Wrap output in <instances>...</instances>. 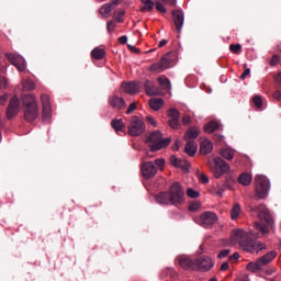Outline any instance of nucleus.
I'll list each match as a JSON object with an SVG mask.
<instances>
[{"label": "nucleus", "instance_id": "f257e3e1", "mask_svg": "<svg viewBox=\"0 0 281 281\" xmlns=\"http://www.w3.org/2000/svg\"><path fill=\"white\" fill-rule=\"evenodd\" d=\"M186 196V190H183V187L179 182H173L169 191L160 192L158 195H156V201L160 205H181Z\"/></svg>", "mask_w": 281, "mask_h": 281}, {"label": "nucleus", "instance_id": "f03ea898", "mask_svg": "<svg viewBox=\"0 0 281 281\" xmlns=\"http://www.w3.org/2000/svg\"><path fill=\"white\" fill-rule=\"evenodd\" d=\"M231 245H239V247H265L258 241V233L245 232L243 228H234L229 237Z\"/></svg>", "mask_w": 281, "mask_h": 281}, {"label": "nucleus", "instance_id": "7ed1b4c3", "mask_svg": "<svg viewBox=\"0 0 281 281\" xmlns=\"http://www.w3.org/2000/svg\"><path fill=\"white\" fill-rule=\"evenodd\" d=\"M252 212H257L258 217L261 222L255 223V228L265 236V234H269V227H273V217L269 212V209L265 205L255 206L251 209Z\"/></svg>", "mask_w": 281, "mask_h": 281}, {"label": "nucleus", "instance_id": "20e7f679", "mask_svg": "<svg viewBox=\"0 0 281 281\" xmlns=\"http://www.w3.org/2000/svg\"><path fill=\"white\" fill-rule=\"evenodd\" d=\"M22 104L24 109V120L26 122H36L38 119V103L34 94H24L22 97Z\"/></svg>", "mask_w": 281, "mask_h": 281}, {"label": "nucleus", "instance_id": "39448f33", "mask_svg": "<svg viewBox=\"0 0 281 281\" xmlns=\"http://www.w3.org/2000/svg\"><path fill=\"white\" fill-rule=\"evenodd\" d=\"M171 138H164V134L160 131L151 132L147 138L146 143L149 144V149L151 153H157L167 146H170Z\"/></svg>", "mask_w": 281, "mask_h": 281}, {"label": "nucleus", "instance_id": "423d86ee", "mask_svg": "<svg viewBox=\"0 0 281 281\" xmlns=\"http://www.w3.org/2000/svg\"><path fill=\"white\" fill-rule=\"evenodd\" d=\"M177 58V53L169 52L165 54L159 63H155L149 67V71H156L157 74H161V71H166V69H170L172 67V63H175Z\"/></svg>", "mask_w": 281, "mask_h": 281}, {"label": "nucleus", "instance_id": "0eeeda50", "mask_svg": "<svg viewBox=\"0 0 281 281\" xmlns=\"http://www.w3.org/2000/svg\"><path fill=\"white\" fill-rule=\"evenodd\" d=\"M270 188L271 184L266 176L255 177V190L259 199H266L267 194H269Z\"/></svg>", "mask_w": 281, "mask_h": 281}, {"label": "nucleus", "instance_id": "6e6552de", "mask_svg": "<svg viewBox=\"0 0 281 281\" xmlns=\"http://www.w3.org/2000/svg\"><path fill=\"white\" fill-rule=\"evenodd\" d=\"M213 161H214V165L212 167V161L209 159V166H211V169L215 179H221L223 175H226V172H229V164H227L221 157L213 158Z\"/></svg>", "mask_w": 281, "mask_h": 281}, {"label": "nucleus", "instance_id": "1a4fd4ad", "mask_svg": "<svg viewBox=\"0 0 281 281\" xmlns=\"http://www.w3.org/2000/svg\"><path fill=\"white\" fill-rule=\"evenodd\" d=\"M127 133L131 137H139V135H144V133H146V123L138 116H133L127 127Z\"/></svg>", "mask_w": 281, "mask_h": 281}, {"label": "nucleus", "instance_id": "9d476101", "mask_svg": "<svg viewBox=\"0 0 281 281\" xmlns=\"http://www.w3.org/2000/svg\"><path fill=\"white\" fill-rule=\"evenodd\" d=\"M194 271H210L214 267V261L206 255H202L195 258Z\"/></svg>", "mask_w": 281, "mask_h": 281}, {"label": "nucleus", "instance_id": "9b49d317", "mask_svg": "<svg viewBox=\"0 0 281 281\" xmlns=\"http://www.w3.org/2000/svg\"><path fill=\"white\" fill-rule=\"evenodd\" d=\"M19 111H21V100H19V95L14 94L7 108V119L12 120V117L19 115Z\"/></svg>", "mask_w": 281, "mask_h": 281}, {"label": "nucleus", "instance_id": "f8f14e48", "mask_svg": "<svg viewBox=\"0 0 281 281\" xmlns=\"http://www.w3.org/2000/svg\"><path fill=\"white\" fill-rule=\"evenodd\" d=\"M218 221V216L214 212L206 211L200 216V225L202 227H212Z\"/></svg>", "mask_w": 281, "mask_h": 281}, {"label": "nucleus", "instance_id": "ddd939ff", "mask_svg": "<svg viewBox=\"0 0 281 281\" xmlns=\"http://www.w3.org/2000/svg\"><path fill=\"white\" fill-rule=\"evenodd\" d=\"M140 172L144 179H153V177L157 175V167H155V164H153V161H146L143 162L140 167Z\"/></svg>", "mask_w": 281, "mask_h": 281}, {"label": "nucleus", "instance_id": "4468645a", "mask_svg": "<svg viewBox=\"0 0 281 281\" xmlns=\"http://www.w3.org/2000/svg\"><path fill=\"white\" fill-rule=\"evenodd\" d=\"M7 58L16 67L18 71H25V59L21 55L9 53L7 54Z\"/></svg>", "mask_w": 281, "mask_h": 281}, {"label": "nucleus", "instance_id": "2eb2a0df", "mask_svg": "<svg viewBox=\"0 0 281 281\" xmlns=\"http://www.w3.org/2000/svg\"><path fill=\"white\" fill-rule=\"evenodd\" d=\"M168 115L170 117V120L168 121L170 128H179L181 126V122L179 121L181 113L179 112V110L170 109Z\"/></svg>", "mask_w": 281, "mask_h": 281}, {"label": "nucleus", "instance_id": "dca6fc26", "mask_svg": "<svg viewBox=\"0 0 281 281\" xmlns=\"http://www.w3.org/2000/svg\"><path fill=\"white\" fill-rule=\"evenodd\" d=\"M171 14H172V21L176 27V32L178 34H181V30L183 27V22H184L183 11L175 10L172 11Z\"/></svg>", "mask_w": 281, "mask_h": 281}, {"label": "nucleus", "instance_id": "f3484780", "mask_svg": "<svg viewBox=\"0 0 281 281\" xmlns=\"http://www.w3.org/2000/svg\"><path fill=\"white\" fill-rule=\"evenodd\" d=\"M109 104L112 109H116V111H122V109H126V101L124 98L119 97L117 94H113L109 98Z\"/></svg>", "mask_w": 281, "mask_h": 281}, {"label": "nucleus", "instance_id": "a211bd4d", "mask_svg": "<svg viewBox=\"0 0 281 281\" xmlns=\"http://www.w3.org/2000/svg\"><path fill=\"white\" fill-rule=\"evenodd\" d=\"M123 91L125 93H130V95H135L142 89V83L137 81L123 82L121 85Z\"/></svg>", "mask_w": 281, "mask_h": 281}, {"label": "nucleus", "instance_id": "6ab92c4d", "mask_svg": "<svg viewBox=\"0 0 281 281\" xmlns=\"http://www.w3.org/2000/svg\"><path fill=\"white\" fill-rule=\"evenodd\" d=\"M170 164L175 168H181V170H184V172H188V170H190V162H188L187 160H181L175 155L170 157Z\"/></svg>", "mask_w": 281, "mask_h": 281}, {"label": "nucleus", "instance_id": "aec40b11", "mask_svg": "<svg viewBox=\"0 0 281 281\" xmlns=\"http://www.w3.org/2000/svg\"><path fill=\"white\" fill-rule=\"evenodd\" d=\"M178 262L180 267H182V269H191L192 271H194L195 258L192 259L188 256H180L178 257Z\"/></svg>", "mask_w": 281, "mask_h": 281}, {"label": "nucleus", "instance_id": "412c9836", "mask_svg": "<svg viewBox=\"0 0 281 281\" xmlns=\"http://www.w3.org/2000/svg\"><path fill=\"white\" fill-rule=\"evenodd\" d=\"M144 89L147 95H159V88H157V85L150 80L145 81Z\"/></svg>", "mask_w": 281, "mask_h": 281}, {"label": "nucleus", "instance_id": "4be33fe9", "mask_svg": "<svg viewBox=\"0 0 281 281\" xmlns=\"http://www.w3.org/2000/svg\"><path fill=\"white\" fill-rule=\"evenodd\" d=\"M199 133H200L199 127L191 126L184 133L183 138L186 142H192L191 139H196V137H199Z\"/></svg>", "mask_w": 281, "mask_h": 281}, {"label": "nucleus", "instance_id": "5701e85b", "mask_svg": "<svg viewBox=\"0 0 281 281\" xmlns=\"http://www.w3.org/2000/svg\"><path fill=\"white\" fill-rule=\"evenodd\" d=\"M214 150V145L210 142V139H204L200 145L201 155H210Z\"/></svg>", "mask_w": 281, "mask_h": 281}, {"label": "nucleus", "instance_id": "b1692460", "mask_svg": "<svg viewBox=\"0 0 281 281\" xmlns=\"http://www.w3.org/2000/svg\"><path fill=\"white\" fill-rule=\"evenodd\" d=\"M277 256H278V254H276V251L271 250L257 260L260 262L261 267H266V265H269V262H271Z\"/></svg>", "mask_w": 281, "mask_h": 281}, {"label": "nucleus", "instance_id": "393cba45", "mask_svg": "<svg viewBox=\"0 0 281 281\" xmlns=\"http://www.w3.org/2000/svg\"><path fill=\"white\" fill-rule=\"evenodd\" d=\"M114 8H117L115 4H113L112 1L109 3L103 4L100 9L99 12L101 15L104 16V19H109V14L113 11Z\"/></svg>", "mask_w": 281, "mask_h": 281}, {"label": "nucleus", "instance_id": "a878e982", "mask_svg": "<svg viewBox=\"0 0 281 281\" xmlns=\"http://www.w3.org/2000/svg\"><path fill=\"white\" fill-rule=\"evenodd\" d=\"M184 153H187L189 157H194L196 155V144L194 143V140L187 142Z\"/></svg>", "mask_w": 281, "mask_h": 281}, {"label": "nucleus", "instance_id": "bb28decb", "mask_svg": "<svg viewBox=\"0 0 281 281\" xmlns=\"http://www.w3.org/2000/svg\"><path fill=\"white\" fill-rule=\"evenodd\" d=\"M143 4L140 7V12H153L155 10V2L153 0H140Z\"/></svg>", "mask_w": 281, "mask_h": 281}, {"label": "nucleus", "instance_id": "cd10ccee", "mask_svg": "<svg viewBox=\"0 0 281 281\" xmlns=\"http://www.w3.org/2000/svg\"><path fill=\"white\" fill-rule=\"evenodd\" d=\"M218 128H221V123L216 121H211L204 125L205 133H214V131H218Z\"/></svg>", "mask_w": 281, "mask_h": 281}, {"label": "nucleus", "instance_id": "c85d7f7f", "mask_svg": "<svg viewBox=\"0 0 281 281\" xmlns=\"http://www.w3.org/2000/svg\"><path fill=\"white\" fill-rule=\"evenodd\" d=\"M251 175L244 172L238 177V183H240L241 186H250L251 184Z\"/></svg>", "mask_w": 281, "mask_h": 281}, {"label": "nucleus", "instance_id": "c756f323", "mask_svg": "<svg viewBox=\"0 0 281 281\" xmlns=\"http://www.w3.org/2000/svg\"><path fill=\"white\" fill-rule=\"evenodd\" d=\"M111 126L116 133L124 131V121H122V119H114L111 121Z\"/></svg>", "mask_w": 281, "mask_h": 281}, {"label": "nucleus", "instance_id": "7c9ffc66", "mask_svg": "<svg viewBox=\"0 0 281 281\" xmlns=\"http://www.w3.org/2000/svg\"><path fill=\"white\" fill-rule=\"evenodd\" d=\"M149 106L153 111H159L164 106V99H151L149 101Z\"/></svg>", "mask_w": 281, "mask_h": 281}, {"label": "nucleus", "instance_id": "2f4dec72", "mask_svg": "<svg viewBox=\"0 0 281 281\" xmlns=\"http://www.w3.org/2000/svg\"><path fill=\"white\" fill-rule=\"evenodd\" d=\"M247 271H251L252 273H256V271H260L262 269V266L260 261L257 259L256 262H249L246 266Z\"/></svg>", "mask_w": 281, "mask_h": 281}, {"label": "nucleus", "instance_id": "473e14b6", "mask_svg": "<svg viewBox=\"0 0 281 281\" xmlns=\"http://www.w3.org/2000/svg\"><path fill=\"white\" fill-rule=\"evenodd\" d=\"M105 54L106 53L104 52V49L97 47V48L92 49L91 57L94 58L95 60H102V58H104Z\"/></svg>", "mask_w": 281, "mask_h": 281}, {"label": "nucleus", "instance_id": "72a5a7b5", "mask_svg": "<svg viewBox=\"0 0 281 281\" xmlns=\"http://www.w3.org/2000/svg\"><path fill=\"white\" fill-rule=\"evenodd\" d=\"M157 80H158V85H160L161 89H164L165 91L170 90V79H168L166 77H159Z\"/></svg>", "mask_w": 281, "mask_h": 281}, {"label": "nucleus", "instance_id": "f704fd0d", "mask_svg": "<svg viewBox=\"0 0 281 281\" xmlns=\"http://www.w3.org/2000/svg\"><path fill=\"white\" fill-rule=\"evenodd\" d=\"M238 216H240V205L235 204L231 211V218H232V221H236V218H238Z\"/></svg>", "mask_w": 281, "mask_h": 281}, {"label": "nucleus", "instance_id": "c9c22d12", "mask_svg": "<svg viewBox=\"0 0 281 281\" xmlns=\"http://www.w3.org/2000/svg\"><path fill=\"white\" fill-rule=\"evenodd\" d=\"M217 186L220 187V189L222 190V192H225V190H229V188H232V179L226 178L224 181H222L221 183H217Z\"/></svg>", "mask_w": 281, "mask_h": 281}, {"label": "nucleus", "instance_id": "e433bc0d", "mask_svg": "<svg viewBox=\"0 0 281 281\" xmlns=\"http://www.w3.org/2000/svg\"><path fill=\"white\" fill-rule=\"evenodd\" d=\"M221 157H223V159H227L228 161H232L234 159V151H232V149H223L221 151Z\"/></svg>", "mask_w": 281, "mask_h": 281}, {"label": "nucleus", "instance_id": "4c0bfd02", "mask_svg": "<svg viewBox=\"0 0 281 281\" xmlns=\"http://www.w3.org/2000/svg\"><path fill=\"white\" fill-rule=\"evenodd\" d=\"M42 115H43L44 122H49L52 117V108H43Z\"/></svg>", "mask_w": 281, "mask_h": 281}, {"label": "nucleus", "instance_id": "58836bf2", "mask_svg": "<svg viewBox=\"0 0 281 281\" xmlns=\"http://www.w3.org/2000/svg\"><path fill=\"white\" fill-rule=\"evenodd\" d=\"M41 100H42V106L43 108H52V103L49 102V95L42 94Z\"/></svg>", "mask_w": 281, "mask_h": 281}, {"label": "nucleus", "instance_id": "ea45409f", "mask_svg": "<svg viewBox=\"0 0 281 281\" xmlns=\"http://www.w3.org/2000/svg\"><path fill=\"white\" fill-rule=\"evenodd\" d=\"M229 50L233 54H240V52H243V46L240 44H231L229 45Z\"/></svg>", "mask_w": 281, "mask_h": 281}, {"label": "nucleus", "instance_id": "a19ab883", "mask_svg": "<svg viewBox=\"0 0 281 281\" xmlns=\"http://www.w3.org/2000/svg\"><path fill=\"white\" fill-rule=\"evenodd\" d=\"M124 14H126V12L124 10H120L114 12V19L117 23H122V19H124Z\"/></svg>", "mask_w": 281, "mask_h": 281}, {"label": "nucleus", "instance_id": "79ce46f5", "mask_svg": "<svg viewBox=\"0 0 281 281\" xmlns=\"http://www.w3.org/2000/svg\"><path fill=\"white\" fill-rule=\"evenodd\" d=\"M252 103L255 104L256 109H262V98H260V95L254 97Z\"/></svg>", "mask_w": 281, "mask_h": 281}, {"label": "nucleus", "instance_id": "37998d69", "mask_svg": "<svg viewBox=\"0 0 281 281\" xmlns=\"http://www.w3.org/2000/svg\"><path fill=\"white\" fill-rule=\"evenodd\" d=\"M187 196H189L190 199H199L200 193L198 191H194V189H188Z\"/></svg>", "mask_w": 281, "mask_h": 281}, {"label": "nucleus", "instance_id": "c03bdc74", "mask_svg": "<svg viewBox=\"0 0 281 281\" xmlns=\"http://www.w3.org/2000/svg\"><path fill=\"white\" fill-rule=\"evenodd\" d=\"M23 87H24V89H25L26 91H33L35 85H34V81H32V80H26V81H24Z\"/></svg>", "mask_w": 281, "mask_h": 281}, {"label": "nucleus", "instance_id": "a18cd8bd", "mask_svg": "<svg viewBox=\"0 0 281 281\" xmlns=\"http://www.w3.org/2000/svg\"><path fill=\"white\" fill-rule=\"evenodd\" d=\"M155 8H156L157 12H160V14H166V7H164V4L161 2L156 1Z\"/></svg>", "mask_w": 281, "mask_h": 281}, {"label": "nucleus", "instance_id": "49530a36", "mask_svg": "<svg viewBox=\"0 0 281 281\" xmlns=\"http://www.w3.org/2000/svg\"><path fill=\"white\" fill-rule=\"evenodd\" d=\"M243 251L248 254H258L259 251H262V248L257 249L256 247H243Z\"/></svg>", "mask_w": 281, "mask_h": 281}, {"label": "nucleus", "instance_id": "de8ad7c7", "mask_svg": "<svg viewBox=\"0 0 281 281\" xmlns=\"http://www.w3.org/2000/svg\"><path fill=\"white\" fill-rule=\"evenodd\" d=\"M200 207H201V203H199V202H191L189 204L190 212H196Z\"/></svg>", "mask_w": 281, "mask_h": 281}, {"label": "nucleus", "instance_id": "09e8293b", "mask_svg": "<svg viewBox=\"0 0 281 281\" xmlns=\"http://www.w3.org/2000/svg\"><path fill=\"white\" fill-rule=\"evenodd\" d=\"M243 67L245 70L240 75V80H245V78H247V76H249V74H251V69L247 68V64H244Z\"/></svg>", "mask_w": 281, "mask_h": 281}, {"label": "nucleus", "instance_id": "8fccbe9b", "mask_svg": "<svg viewBox=\"0 0 281 281\" xmlns=\"http://www.w3.org/2000/svg\"><path fill=\"white\" fill-rule=\"evenodd\" d=\"M212 194H215L216 196H220V199H222L223 196V189H221L217 184V187H214L212 189Z\"/></svg>", "mask_w": 281, "mask_h": 281}, {"label": "nucleus", "instance_id": "3c124183", "mask_svg": "<svg viewBox=\"0 0 281 281\" xmlns=\"http://www.w3.org/2000/svg\"><path fill=\"white\" fill-rule=\"evenodd\" d=\"M106 30L110 34L113 33L115 31V22H113L112 20L108 21Z\"/></svg>", "mask_w": 281, "mask_h": 281}, {"label": "nucleus", "instance_id": "603ef678", "mask_svg": "<svg viewBox=\"0 0 281 281\" xmlns=\"http://www.w3.org/2000/svg\"><path fill=\"white\" fill-rule=\"evenodd\" d=\"M162 276L164 277L170 276V278H173L175 277V270L172 268H167L162 271Z\"/></svg>", "mask_w": 281, "mask_h": 281}, {"label": "nucleus", "instance_id": "864d4df0", "mask_svg": "<svg viewBox=\"0 0 281 281\" xmlns=\"http://www.w3.org/2000/svg\"><path fill=\"white\" fill-rule=\"evenodd\" d=\"M278 63H280V56L273 55L270 60V67H276V65H278Z\"/></svg>", "mask_w": 281, "mask_h": 281}, {"label": "nucleus", "instance_id": "5fc2aeb1", "mask_svg": "<svg viewBox=\"0 0 281 281\" xmlns=\"http://www.w3.org/2000/svg\"><path fill=\"white\" fill-rule=\"evenodd\" d=\"M135 109H137V104L135 102L131 103L126 110V115H131Z\"/></svg>", "mask_w": 281, "mask_h": 281}, {"label": "nucleus", "instance_id": "6e6d98bb", "mask_svg": "<svg viewBox=\"0 0 281 281\" xmlns=\"http://www.w3.org/2000/svg\"><path fill=\"white\" fill-rule=\"evenodd\" d=\"M191 122H192V119H190V115L182 116V124L184 126H189V124H191Z\"/></svg>", "mask_w": 281, "mask_h": 281}, {"label": "nucleus", "instance_id": "4d7b16f0", "mask_svg": "<svg viewBox=\"0 0 281 281\" xmlns=\"http://www.w3.org/2000/svg\"><path fill=\"white\" fill-rule=\"evenodd\" d=\"M227 256H229V250L224 249V250L220 251V254L217 255V258H220L222 260V258H227Z\"/></svg>", "mask_w": 281, "mask_h": 281}, {"label": "nucleus", "instance_id": "13d9d810", "mask_svg": "<svg viewBox=\"0 0 281 281\" xmlns=\"http://www.w3.org/2000/svg\"><path fill=\"white\" fill-rule=\"evenodd\" d=\"M155 164L158 168H164V166L166 165V160L164 158H158L155 160Z\"/></svg>", "mask_w": 281, "mask_h": 281}, {"label": "nucleus", "instance_id": "bf43d9fd", "mask_svg": "<svg viewBox=\"0 0 281 281\" xmlns=\"http://www.w3.org/2000/svg\"><path fill=\"white\" fill-rule=\"evenodd\" d=\"M127 48L130 49V52H132L133 54H142V50L131 44L127 45Z\"/></svg>", "mask_w": 281, "mask_h": 281}, {"label": "nucleus", "instance_id": "052dcab7", "mask_svg": "<svg viewBox=\"0 0 281 281\" xmlns=\"http://www.w3.org/2000/svg\"><path fill=\"white\" fill-rule=\"evenodd\" d=\"M199 179H200L201 183H210V178H207V176H205L203 173H201L199 176Z\"/></svg>", "mask_w": 281, "mask_h": 281}, {"label": "nucleus", "instance_id": "680f3d73", "mask_svg": "<svg viewBox=\"0 0 281 281\" xmlns=\"http://www.w3.org/2000/svg\"><path fill=\"white\" fill-rule=\"evenodd\" d=\"M4 87H8V79L0 77V89H4Z\"/></svg>", "mask_w": 281, "mask_h": 281}, {"label": "nucleus", "instance_id": "e2e57ef3", "mask_svg": "<svg viewBox=\"0 0 281 281\" xmlns=\"http://www.w3.org/2000/svg\"><path fill=\"white\" fill-rule=\"evenodd\" d=\"M146 120H147L148 124H150L151 126H157V122L155 121V119L153 116H146Z\"/></svg>", "mask_w": 281, "mask_h": 281}, {"label": "nucleus", "instance_id": "0e129e2a", "mask_svg": "<svg viewBox=\"0 0 281 281\" xmlns=\"http://www.w3.org/2000/svg\"><path fill=\"white\" fill-rule=\"evenodd\" d=\"M127 42L128 37L126 35L119 37V43H121V45H126Z\"/></svg>", "mask_w": 281, "mask_h": 281}, {"label": "nucleus", "instance_id": "69168bd1", "mask_svg": "<svg viewBox=\"0 0 281 281\" xmlns=\"http://www.w3.org/2000/svg\"><path fill=\"white\" fill-rule=\"evenodd\" d=\"M273 98H274V100H278V102H281V91L276 90L273 93Z\"/></svg>", "mask_w": 281, "mask_h": 281}, {"label": "nucleus", "instance_id": "338daca9", "mask_svg": "<svg viewBox=\"0 0 281 281\" xmlns=\"http://www.w3.org/2000/svg\"><path fill=\"white\" fill-rule=\"evenodd\" d=\"M5 102H8V94H3L2 97H0V106H3Z\"/></svg>", "mask_w": 281, "mask_h": 281}, {"label": "nucleus", "instance_id": "774afa93", "mask_svg": "<svg viewBox=\"0 0 281 281\" xmlns=\"http://www.w3.org/2000/svg\"><path fill=\"white\" fill-rule=\"evenodd\" d=\"M227 269H229V263L228 262H223L220 270L227 271Z\"/></svg>", "mask_w": 281, "mask_h": 281}]
</instances>
